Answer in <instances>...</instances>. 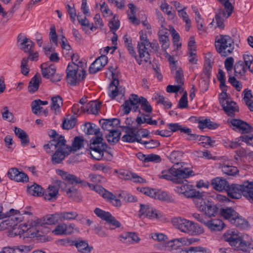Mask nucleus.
I'll use <instances>...</instances> for the list:
<instances>
[{
    "label": "nucleus",
    "mask_w": 253,
    "mask_h": 253,
    "mask_svg": "<svg viewBox=\"0 0 253 253\" xmlns=\"http://www.w3.org/2000/svg\"><path fill=\"white\" fill-rule=\"evenodd\" d=\"M183 156V153L180 151H173L169 156V159L172 163H174L171 168L168 170H163L162 175L159 178L165 179L175 183L183 182V179L193 175V171L190 168L185 165H179L178 161Z\"/></svg>",
    "instance_id": "nucleus-1"
},
{
    "label": "nucleus",
    "mask_w": 253,
    "mask_h": 253,
    "mask_svg": "<svg viewBox=\"0 0 253 253\" xmlns=\"http://www.w3.org/2000/svg\"><path fill=\"white\" fill-rule=\"evenodd\" d=\"M226 192L229 197L239 199L243 195L250 202L253 203V182L244 181L242 184H228Z\"/></svg>",
    "instance_id": "nucleus-2"
},
{
    "label": "nucleus",
    "mask_w": 253,
    "mask_h": 253,
    "mask_svg": "<svg viewBox=\"0 0 253 253\" xmlns=\"http://www.w3.org/2000/svg\"><path fill=\"white\" fill-rule=\"evenodd\" d=\"M171 221L175 228L185 234L196 236L204 232L203 228L199 224L184 218L175 217L172 219Z\"/></svg>",
    "instance_id": "nucleus-3"
},
{
    "label": "nucleus",
    "mask_w": 253,
    "mask_h": 253,
    "mask_svg": "<svg viewBox=\"0 0 253 253\" xmlns=\"http://www.w3.org/2000/svg\"><path fill=\"white\" fill-rule=\"evenodd\" d=\"M224 240L238 251L247 252L250 248L251 244L245 241L240 235L238 231L231 229L224 234Z\"/></svg>",
    "instance_id": "nucleus-4"
},
{
    "label": "nucleus",
    "mask_w": 253,
    "mask_h": 253,
    "mask_svg": "<svg viewBox=\"0 0 253 253\" xmlns=\"http://www.w3.org/2000/svg\"><path fill=\"white\" fill-rule=\"evenodd\" d=\"M214 45L216 51L222 57L230 54L234 49V42L228 35L216 36Z\"/></svg>",
    "instance_id": "nucleus-5"
},
{
    "label": "nucleus",
    "mask_w": 253,
    "mask_h": 253,
    "mask_svg": "<svg viewBox=\"0 0 253 253\" xmlns=\"http://www.w3.org/2000/svg\"><path fill=\"white\" fill-rule=\"evenodd\" d=\"M61 175L62 178L68 182L72 184L77 185L80 184L82 187L88 186L90 189L94 190L97 193L100 195L103 198L108 191L100 185H94L89 183L84 180H81L80 178L78 177L75 175L68 173L66 172L63 171Z\"/></svg>",
    "instance_id": "nucleus-6"
},
{
    "label": "nucleus",
    "mask_w": 253,
    "mask_h": 253,
    "mask_svg": "<svg viewBox=\"0 0 253 253\" xmlns=\"http://www.w3.org/2000/svg\"><path fill=\"white\" fill-rule=\"evenodd\" d=\"M103 139L101 136H94L90 140V154L91 157L96 160H100L104 155V152L110 153L107 150V145L103 143Z\"/></svg>",
    "instance_id": "nucleus-7"
},
{
    "label": "nucleus",
    "mask_w": 253,
    "mask_h": 253,
    "mask_svg": "<svg viewBox=\"0 0 253 253\" xmlns=\"http://www.w3.org/2000/svg\"><path fill=\"white\" fill-rule=\"evenodd\" d=\"M41 68L43 77L49 79L52 82H59L62 79V74L56 73V68L54 65L44 63L41 65Z\"/></svg>",
    "instance_id": "nucleus-8"
},
{
    "label": "nucleus",
    "mask_w": 253,
    "mask_h": 253,
    "mask_svg": "<svg viewBox=\"0 0 253 253\" xmlns=\"http://www.w3.org/2000/svg\"><path fill=\"white\" fill-rule=\"evenodd\" d=\"M139 56L137 62L139 65L143 63H151L150 53L151 52L148 43H138L137 47Z\"/></svg>",
    "instance_id": "nucleus-9"
},
{
    "label": "nucleus",
    "mask_w": 253,
    "mask_h": 253,
    "mask_svg": "<svg viewBox=\"0 0 253 253\" xmlns=\"http://www.w3.org/2000/svg\"><path fill=\"white\" fill-rule=\"evenodd\" d=\"M94 212L98 217L102 220H105L108 224L112 226L111 229L119 228L121 225V224L109 212L105 211L96 208L94 210Z\"/></svg>",
    "instance_id": "nucleus-10"
},
{
    "label": "nucleus",
    "mask_w": 253,
    "mask_h": 253,
    "mask_svg": "<svg viewBox=\"0 0 253 253\" xmlns=\"http://www.w3.org/2000/svg\"><path fill=\"white\" fill-rule=\"evenodd\" d=\"M66 142H63L62 145L56 150L52 155L51 161L53 164H59L61 163L67 156L71 153V149L66 144Z\"/></svg>",
    "instance_id": "nucleus-11"
},
{
    "label": "nucleus",
    "mask_w": 253,
    "mask_h": 253,
    "mask_svg": "<svg viewBox=\"0 0 253 253\" xmlns=\"http://www.w3.org/2000/svg\"><path fill=\"white\" fill-rule=\"evenodd\" d=\"M141 97H139L137 95L131 94L129 99L126 100L123 105H122L123 110L125 114H128L131 109L133 107L134 112L139 111V106L138 104H140L141 101Z\"/></svg>",
    "instance_id": "nucleus-12"
},
{
    "label": "nucleus",
    "mask_w": 253,
    "mask_h": 253,
    "mask_svg": "<svg viewBox=\"0 0 253 253\" xmlns=\"http://www.w3.org/2000/svg\"><path fill=\"white\" fill-rule=\"evenodd\" d=\"M230 124L233 126V129L235 131L242 133L253 132V127L246 122L239 119H232Z\"/></svg>",
    "instance_id": "nucleus-13"
},
{
    "label": "nucleus",
    "mask_w": 253,
    "mask_h": 253,
    "mask_svg": "<svg viewBox=\"0 0 253 253\" xmlns=\"http://www.w3.org/2000/svg\"><path fill=\"white\" fill-rule=\"evenodd\" d=\"M78 67L74 64V62L69 63L66 69V80L67 83L72 85H75L78 81Z\"/></svg>",
    "instance_id": "nucleus-14"
},
{
    "label": "nucleus",
    "mask_w": 253,
    "mask_h": 253,
    "mask_svg": "<svg viewBox=\"0 0 253 253\" xmlns=\"http://www.w3.org/2000/svg\"><path fill=\"white\" fill-rule=\"evenodd\" d=\"M17 42L19 48L25 52H30L35 45L34 42L23 34L18 35Z\"/></svg>",
    "instance_id": "nucleus-15"
},
{
    "label": "nucleus",
    "mask_w": 253,
    "mask_h": 253,
    "mask_svg": "<svg viewBox=\"0 0 253 253\" xmlns=\"http://www.w3.org/2000/svg\"><path fill=\"white\" fill-rule=\"evenodd\" d=\"M108 62V57L105 55H101L98 57L90 65L89 68V73L91 74H94L97 72L100 71Z\"/></svg>",
    "instance_id": "nucleus-16"
},
{
    "label": "nucleus",
    "mask_w": 253,
    "mask_h": 253,
    "mask_svg": "<svg viewBox=\"0 0 253 253\" xmlns=\"http://www.w3.org/2000/svg\"><path fill=\"white\" fill-rule=\"evenodd\" d=\"M63 142H66L64 137L60 135L57 139H53L47 144L44 145L43 148L47 153L51 154L54 150L56 151L59 146L63 144Z\"/></svg>",
    "instance_id": "nucleus-17"
},
{
    "label": "nucleus",
    "mask_w": 253,
    "mask_h": 253,
    "mask_svg": "<svg viewBox=\"0 0 253 253\" xmlns=\"http://www.w3.org/2000/svg\"><path fill=\"white\" fill-rule=\"evenodd\" d=\"M190 198L193 199L194 202L197 208L200 211L203 210V208H204L205 205H206L207 204L205 200V193L204 192H200L196 190L194 191L192 196Z\"/></svg>",
    "instance_id": "nucleus-18"
},
{
    "label": "nucleus",
    "mask_w": 253,
    "mask_h": 253,
    "mask_svg": "<svg viewBox=\"0 0 253 253\" xmlns=\"http://www.w3.org/2000/svg\"><path fill=\"white\" fill-rule=\"evenodd\" d=\"M8 176L11 180L17 182H27L29 180L26 174L22 171H19L17 169L12 168L8 172Z\"/></svg>",
    "instance_id": "nucleus-19"
},
{
    "label": "nucleus",
    "mask_w": 253,
    "mask_h": 253,
    "mask_svg": "<svg viewBox=\"0 0 253 253\" xmlns=\"http://www.w3.org/2000/svg\"><path fill=\"white\" fill-rule=\"evenodd\" d=\"M99 124L104 130L110 131L112 129L118 127L120 124V121L116 118L101 119L99 121Z\"/></svg>",
    "instance_id": "nucleus-20"
},
{
    "label": "nucleus",
    "mask_w": 253,
    "mask_h": 253,
    "mask_svg": "<svg viewBox=\"0 0 253 253\" xmlns=\"http://www.w3.org/2000/svg\"><path fill=\"white\" fill-rule=\"evenodd\" d=\"M71 245L75 246L78 251L82 253H89L93 249L92 247H89L88 243L84 240L78 239L71 241Z\"/></svg>",
    "instance_id": "nucleus-21"
},
{
    "label": "nucleus",
    "mask_w": 253,
    "mask_h": 253,
    "mask_svg": "<svg viewBox=\"0 0 253 253\" xmlns=\"http://www.w3.org/2000/svg\"><path fill=\"white\" fill-rule=\"evenodd\" d=\"M174 190L176 192L184 195L186 197L190 198L192 196L196 189L193 188L191 185L183 184L175 187Z\"/></svg>",
    "instance_id": "nucleus-22"
},
{
    "label": "nucleus",
    "mask_w": 253,
    "mask_h": 253,
    "mask_svg": "<svg viewBox=\"0 0 253 253\" xmlns=\"http://www.w3.org/2000/svg\"><path fill=\"white\" fill-rule=\"evenodd\" d=\"M221 104L223 109L229 116H234L235 113L239 111V107L234 101H226L222 102Z\"/></svg>",
    "instance_id": "nucleus-23"
},
{
    "label": "nucleus",
    "mask_w": 253,
    "mask_h": 253,
    "mask_svg": "<svg viewBox=\"0 0 253 253\" xmlns=\"http://www.w3.org/2000/svg\"><path fill=\"white\" fill-rule=\"evenodd\" d=\"M205 226L211 231H215L222 230L225 226V224L221 220L214 219L207 220Z\"/></svg>",
    "instance_id": "nucleus-24"
},
{
    "label": "nucleus",
    "mask_w": 253,
    "mask_h": 253,
    "mask_svg": "<svg viewBox=\"0 0 253 253\" xmlns=\"http://www.w3.org/2000/svg\"><path fill=\"white\" fill-rule=\"evenodd\" d=\"M124 130L126 132V134L122 137V140L124 142L133 143L135 141L138 143V140L134 134V130L131 127H124Z\"/></svg>",
    "instance_id": "nucleus-25"
},
{
    "label": "nucleus",
    "mask_w": 253,
    "mask_h": 253,
    "mask_svg": "<svg viewBox=\"0 0 253 253\" xmlns=\"http://www.w3.org/2000/svg\"><path fill=\"white\" fill-rule=\"evenodd\" d=\"M211 185L215 190L218 191L224 190L226 191L228 186L226 179L220 177H216L212 179Z\"/></svg>",
    "instance_id": "nucleus-26"
},
{
    "label": "nucleus",
    "mask_w": 253,
    "mask_h": 253,
    "mask_svg": "<svg viewBox=\"0 0 253 253\" xmlns=\"http://www.w3.org/2000/svg\"><path fill=\"white\" fill-rule=\"evenodd\" d=\"M59 189L56 186L49 185L47 190L43 192L42 195L46 200L53 201L56 199Z\"/></svg>",
    "instance_id": "nucleus-27"
},
{
    "label": "nucleus",
    "mask_w": 253,
    "mask_h": 253,
    "mask_svg": "<svg viewBox=\"0 0 253 253\" xmlns=\"http://www.w3.org/2000/svg\"><path fill=\"white\" fill-rule=\"evenodd\" d=\"M139 115L137 117L136 122L139 125L143 123H147L149 125L156 126L158 124L156 120H152L151 118L149 117V114H145L141 113L140 110H139Z\"/></svg>",
    "instance_id": "nucleus-28"
},
{
    "label": "nucleus",
    "mask_w": 253,
    "mask_h": 253,
    "mask_svg": "<svg viewBox=\"0 0 253 253\" xmlns=\"http://www.w3.org/2000/svg\"><path fill=\"white\" fill-rule=\"evenodd\" d=\"M220 214L230 222L234 221V218L238 216V213L231 208H221L220 210Z\"/></svg>",
    "instance_id": "nucleus-29"
},
{
    "label": "nucleus",
    "mask_w": 253,
    "mask_h": 253,
    "mask_svg": "<svg viewBox=\"0 0 253 253\" xmlns=\"http://www.w3.org/2000/svg\"><path fill=\"white\" fill-rule=\"evenodd\" d=\"M14 130L15 135L20 139L22 146L25 147L29 145L30 141L26 131L16 126L14 127Z\"/></svg>",
    "instance_id": "nucleus-30"
},
{
    "label": "nucleus",
    "mask_w": 253,
    "mask_h": 253,
    "mask_svg": "<svg viewBox=\"0 0 253 253\" xmlns=\"http://www.w3.org/2000/svg\"><path fill=\"white\" fill-rule=\"evenodd\" d=\"M235 75L239 77L243 80H246L245 73L246 72L244 62L240 60L236 62L234 67Z\"/></svg>",
    "instance_id": "nucleus-31"
},
{
    "label": "nucleus",
    "mask_w": 253,
    "mask_h": 253,
    "mask_svg": "<svg viewBox=\"0 0 253 253\" xmlns=\"http://www.w3.org/2000/svg\"><path fill=\"white\" fill-rule=\"evenodd\" d=\"M121 134L120 130L115 128L109 131V133L106 135V137L110 144H114L119 141Z\"/></svg>",
    "instance_id": "nucleus-32"
},
{
    "label": "nucleus",
    "mask_w": 253,
    "mask_h": 253,
    "mask_svg": "<svg viewBox=\"0 0 253 253\" xmlns=\"http://www.w3.org/2000/svg\"><path fill=\"white\" fill-rule=\"evenodd\" d=\"M42 220V223L46 224H55L61 222L59 212L46 215Z\"/></svg>",
    "instance_id": "nucleus-33"
},
{
    "label": "nucleus",
    "mask_w": 253,
    "mask_h": 253,
    "mask_svg": "<svg viewBox=\"0 0 253 253\" xmlns=\"http://www.w3.org/2000/svg\"><path fill=\"white\" fill-rule=\"evenodd\" d=\"M41 82V78L40 74H36L31 80L28 85L29 91L30 92H35L39 87Z\"/></svg>",
    "instance_id": "nucleus-34"
},
{
    "label": "nucleus",
    "mask_w": 253,
    "mask_h": 253,
    "mask_svg": "<svg viewBox=\"0 0 253 253\" xmlns=\"http://www.w3.org/2000/svg\"><path fill=\"white\" fill-rule=\"evenodd\" d=\"M66 193L69 198L76 202H81L82 200V196L80 192L74 187L68 188L66 190Z\"/></svg>",
    "instance_id": "nucleus-35"
},
{
    "label": "nucleus",
    "mask_w": 253,
    "mask_h": 253,
    "mask_svg": "<svg viewBox=\"0 0 253 253\" xmlns=\"http://www.w3.org/2000/svg\"><path fill=\"white\" fill-rule=\"evenodd\" d=\"M103 198L116 207L120 208L122 206L121 200L109 191H107Z\"/></svg>",
    "instance_id": "nucleus-36"
},
{
    "label": "nucleus",
    "mask_w": 253,
    "mask_h": 253,
    "mask_svg": "<svg viewBox=\"0 0 253 253\" xmlns=\"http://www.w3.org/2000/svg\"><path fill=\"white\" fill-rule=\"evenodd\" d=\"M84 132L85 134L88 135H96L95 136H102V134L100 135L99 129L97 126L93 123H86L84 125Z\"/></svg>",
    "instance_id": "nucleus-37"
},
{
    "label": "nucleus",
    "mask_w": 253,
    "mask_h": 253,
    "mask_svg": "<svg viewBox=\"0 0 253 253\" xmlns=\"http://www.w3.org/2000/svg\"><path fill=\"white\" fill-rule=\"evenodd\" d=\"M119 82L118 79H114L111 82L109 87V96L112 98L114 99L119 93L118 86Z\"/></svg>",
    "instance_id": "nucleus-38"
},
{
    "label": "nucleus",
    "mask_w": 253,
    "mask_h": 253,
    "mask_svg": "<svg viewBox=\"0 0 253 253\" xmlns=\"http://www.w3.org/2000/svg\"><path fill=\"white\" fill-rule=\"evenodd\" d=\"M180 250L179 253H210L209 251L202 247H191L184 249L179 248Z\"/></svg>",
    "instance_id": "nucleus-39"
},
{
    "label": "nucleus",
    "mask_w": 253,
    "mask_h": 253,
    "mask_svg": "<svg viewBox=\"0 0 253 253\" xmlns=\"http://www.w3.org/2000/svg\"><path fill=\"white\" fill-rule=\"evenodd\" d=\"M222 4L224 6L225 10L219 9L218 11L219 12L220 14H222L224 18H227L231 15L233 10V7L228 0L224 1Z\"/></svg>",
    "instance_id": "nucleus-40"
},
{
    "label": "nucleus",
    "mask_w": 253,
    "mask_h": 253,
    "mask_svg": "<svg viewBox=\"0 0 253 253\" xmlns=\"http://www.w3.org/2000/svg\"><path fill=\"white\" fill-rule=\"evenodd\" d=\"M217 208L211 203L208 202L206 205L203 208V210L201 211L205 213V214L209 217L214 216L217 213Z\"/></svg>",
    "instance_id": "nucleus-41"
},
{
    "label": "nucleus",
    "mask_w": 253,
    "mask_h": 253,
    "mask_svg": "<svg viewBox=\"0 0 253 253\" xmlns=\"http://www.w3.org/2000/svg\"><path fill=\"white\" fill-rule=\"evenodd\" d=\"M221 168L222 171L228 175L233 176L239 172V170L237 167L229 165L228 162L227 163H224Z\"/></svg>",
    "instance_id": "nucleus-42"
},
{
    "label": "nucleus",
    "mask_w": 253,
    "mask_h": 253,
    "mask_svg": "<svg viewBox=\"0 0 253 253\" xmlns=\"http://www.w3.org/2000/svg\"><path fill=\"white\" fill-rule=\"evenodd\" d=\"M77 123V119L74 116H68L62 123V128L64 129H70L73 128Z\"/></svg>",
    "instance_id": "nucleus-43"
},
{
    "label": "nucleus",
    "mask_w": 253,
    "mask_h": 253,
    "mask_svg": "<svg viewBox=\"0 0 253 253\" xmlns=\"http://www.w3.org/2000/svg\"><path fill=\"white\" fill-rule=\"evenodd\" d=\"M63 104V100L60 95H56L51 98V103L50 105L51 110L56 113L57 110Z\"/></svg>",
    "instance_id": "nucleus-44"
},
{
    "label": "nucleus",
    "mask_w": 253,
    "mask_h": 253,
    "mask_svg": "<svg viewBox=\"0 0 253 253\" xmlns=\"http://www.w3.org/2000/svg\"><path fill=\"white\" fill-rule=\"evenodd\" d=\"M243 99L251 111H253V96L251 90H244Z\"/></svg>",
    "instance_id": "nucleus-45"
},
{
    "label": "nucleus",
    "mask_w": 253,
    "mask_h": 253,
    "mask_svg": "<svg viewBox=\"0 0 253 253\" xmlns=\"http://www.w3.org/2000/svg\"><path fill=\"white\" fill-rule=\"evenodd\" d=\"M84 139L81 136H76L72 142L71 147H68L71 149V152L72 151H77L81 149L84 145Z\"/></svg>",
    "instance_id": "nucleus-46"
},
{
    "label": "nucleus",
    "mask_w": 253,
    "mask_h": 253,
    "mask_svg": "<svg viewBox=\"0 0 253 253\" xmlns=\"http://www.w3.org/2000/svg\"><path fill=\"white\" fill-rule=\"evenodd\" d=\"M61 222L65 220H72L77 218L78 214L75 211H63L59 212Z\"/></svg>",
    "instance_id": "nucleus-47"
},
{
    "label": "nucleus",
    "mask_w": 253,
    "mask_h": 253,
    "mask_svg": "<svg viewBox=\"0 0 253 253\" xmlns=\"http://www.w3.org/2000/svg\"><path fill=\"white\" fill-rule=\"evenodd\" d=\"M101 103L96 101L89 102L86 105V111L89 114H96L100 109Z\"/></svg>",
    "instance_id": "nucleus-48"
},
{
    "label": "nucleus",
    "mask_w": 253,
    "mask_h": 253,
    "mask_svg": "<svg viewBox=\"0 0 253 253\" xmlns=\"http://www.w3.org/2000/svg\"><path fill=\"white\" fill-rule=\"evenodd\" d=\"M28 192L31 195L40 196L42 195V188L39 185L34 184L28 188Z\"/></svg>",
    "instance_id": "nucleus-49"
},
{
    "label": "nucleus",
    "mask_w": 253,
    "mask_h": 253,
    "mask_svg": "<svg viewBox=\"0 0 253 253\" xmlns=\"http://www.w3.org/2000/svg\"><path fill=\"white\" fill-rule=\"evenodd\" d=\"M138 143L143 144L147 149L155 148L160 145V143L157 140L151 139L149 141H144L142 139L138 140Z\"/></svg>",
    "instance_id": "nucleus-50"
},
{
    "label": "nucleus",
    "mask_w": 253,
    "mask_h": 253,
    "mask_svg": "<svg viewBox=\"0 0 253 253\" xmlns=\"http://www.w3.org/2000/svg\"><path fill=\"white\" fill-rule=\"evenodd\" d=\"M153 99L156 100L157 103L163 104L166 108H170L171 107L172 104L169 101L163 96L159 94H155L153 97Z\"/></svg>",
    "instance_id": "nucleus-51"
},
{
    "label": "nucleus",
    "mask_w": 253,
    "mask_h": 253,
    "mask_svg": "<svg viewBox=\"0 0 253 253\" xmlns=\"http://www.w3.org/2000/svg\"><path fill=\"white\" fill-rule=\"evenodd\" d=\"M141 109L148 114L152 111V107L148 100L144 97H141V101L140 103Z\"/></svg>",
    "instance_id": "nucleus-52"
},
{
    "label": "nucleus",
    "mask_w": 253,
    "mask_h": 253,
    "mask_svg": "<svg viewBox=\"0 0 253 253\" xmlns=\"http://www.w3.org/2000/svg\"><path fill=\"white\" fill-rule=\"evenodd\" d=\"M159 41L164 51H166L169 45V41L168 33L165 34L159 35Z\"/></svg>",
    "instance_id": "nucleus-53"
},
{
    "label": "nucleus",
    "mask_w": 253,
    "mask_h": 253,
    "mask_svg": "<svg viewBox=\"0 0 253 253\" xmlns=\"http://www.w3.org/2000/svg\"><path fill=\"white\" fill-rule=\"evenodd\" d=\"M156 199L161 201H165L168 202L172 203L174 202V199L170 195L164 191H158Z\"/></svg>",
    "instance_id": "nucleus-54"
},
{
    "label": "nucleus",
    "mask_w": 253,
    "mask_h": 253,
    "mask_svg": "<svg viewBox=\"0 0 253 253\" xmlns=\"http://www.w3.org/2000/svg\"><path fill=\"white\" fill-rule=\"evenodd\" d=\"M9 216L11 217V220L17 222H20L23 220V217L22 215L17 210L12 209L9 211Z\"/></svg>",
    "instance_id": "nucleus-55"
},
{
    "label": "nucleus",
    "mask_w": 253,
    "mask_h": 253,
    "mask_svg": "<svg viewBox=\"0 0 253 253\" xmlns=\"http://www.w3.org/2000/svg\"><path fill=\"white\" fill-rule=\"evenodd\" d=\"M236 155L234 158L236 160H238V158H246L248 156L250 157L253 156V152H248L246 150L241 148L239 150L235 151Z\"/></svg>",
    "instance_id": "nucleus-56"
},
{
    "label": "nucleus",
    "mask_w": 253,
    "mask_h": 253,
    "mask_svg": "<svg viewBox=\"0 0 253 253\" xmlns=\"http://www.w3.org/2000/svg\"><path fill=\"white\" fill-rule=\"evenodd\" d=\"M228 82L235 87L236 90L240 91L242 88V84L241 83L238 81L235 77L230 76L228 79Z\"/></svg>",
    "instance_id": "nucleus-57"
},
{
    "label": "nucleus",
    "mask_w": 253,
    "mask_h": 253,
    "mask_svg": "<svg viewBox=\"0 0 253 253\" xmlns=\"http://www.w3.org/2000/svg\"><path fill=\"white\" fill-rule=\"evenodd\" d=\"M28 64V58H26V57L23 58L21 60L20 69L21 73L24 76L28 75L29 72Z\"/></svg>",
    "instance_id": "nucleus-58"
},
{
    "label": "nucleus",
    "mask_w": 253,
    "mask_h": 253,
    "mask_svg": "<svg viewBox=\"0 0 253 253\" xmlns=\"http://www.w3.org/2000/svg\"><path fill=\"white\" fill-rule=\"evenodd\" d=\"M232 224H235L237 227L240 228H244L248 224V222L244 219H242L240 217L238 214L237 217L234 218V221H231Z\"/></svg>",
    "instance_id": "nucleus-59"
},
{
    "label": "nucleus",
    "mask_w": 253,
    "mask_h": 253,
    "mask_svg": "<svg viewBox=\"0 0 253 253\" xmlns=\"http://www.w3.org/2000/svg\"><path fill=\"white\" fill-rule=\"evenodd\" d=\"M180 131L181 132H183L187 134L189 136L188 139L190 140H196L198 138L199 135L191 133V129L187 127L181 126Z\"/></svg>",
    "instance_id": "nucleus-60"
},
{
    "label": "nucleus",
    "mask_w": 253,
    "mask_h": 253,
    "mask_svg": "<svg viewBox=\"0 0 253 253\" xmlns=\"http://www.w3.org/2000/svg\"><path fill=\"white\" fill-rule=\"evenodd\" d=\"M199 140L202 141V143L209 145L211 147H213L214 145L215 141L211 140V138L209 136L204 135H199Z\"/></svg>",
    "instance_id": "nucleus-61"
},
{
    "label": "nucleus",
    "mask_w": 253,
    "mask_h": 253,
    "mask_svg": "<svg viewBox=\"0 0 253 253\" xmlns=\"http://www.w3.org/2000/svg\"><path fill=\"white\" fill-rule=\"evenodd\" d=\"M242 141L248 145L253 146V134L243 135L238 138V141Z\"/></svg>",
    "instance_id": "nucleus-62"
},
{
    "label": "nucleus",
    "mask_w": 253,
    "mask_h": 253,
    "mask_svg": "<svg viewBox=\"0 0 253 253\" xmlns=\"http://www.w3.org/2000/svg\"><path fill=\"white\" fill-rule=\"evenodd\" d=\"M147 217L151 219L160 218L162 216V214L157 211L156 209L151 208L149 211L147 212Z\"/></svg>",
    "instance_id": "nucleus-63"
},
{
    "label": "nucleus",
    "mask_w": 253,
    "mask_h": 253,
    "mask_svg": "<svg viewBox=\"0 0 253 253\" xmlns=\"http://www.w3.org/2000/svg\"><path fill=\"white\" fill-rule=\"evenodd\" d=\"M109 26L112 30L117 31L120 27V21L116 16H114L113 19L109 22Z\"/></svg>",
    "instance_id": "nucleus-64"
}]
</instances>
